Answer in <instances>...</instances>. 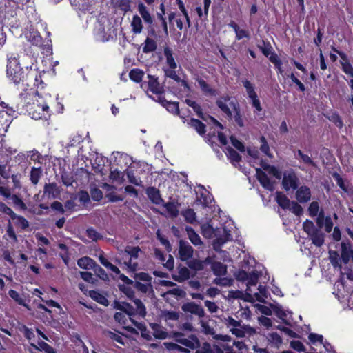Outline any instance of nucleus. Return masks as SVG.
<instances>
[{
    "mask_svg": "<svg viewBox=\"0 0 353 353\" xmlns=\"http://www.w3.org/2000/svg\"><path fill=\"white\" fill-rule=\"evenodd\" d=\"M14 221V224L17 227L20 228L21 230H26L29 227V223L28 220L21 215H17L15 213V216L11 218Z\"/></svg>",
    "mask_w": 353,
    "mask_h": 353,
    "instance_id": "obj_38",
    "label": "nucleus"
},
{
    "mask_svg": "<svg viewBox=\"0 0 353 353\" xmlns=\"http://www.w3.org/2000/svg\"><path fill=\"white\" fill-rule=\"evenodd\" d=\"M332 177L336 181V182L337 185H339V187L343 191H344L345 192H347V187L345 184L344 180L343 179L339 173H337V172H334V173H332Z\"/></svg>",
    "mask_w": 353,
    "mask_h": 353,
    "instance_id": "obj_62",
    "label": "nucleus"
},
{
    "mask_svg": "<svg viewBox=\"0 0 353 353\" xmlns=\"http://www.w3.org/2000/svg\"><path fill=\"white\" fill-rule=\"evenodd\" d=\"M157 43L154 40L151 38L147 37L145 41V45L143 47V52L150 53L156 50Z\"/></svg>",
    "mask_w": 353,
    "mask_h": 353,
    "instance_id": "obj_47",
    "label": "nucleus"
},
{
    "mask_svg": "<svg viewBox=\"0 0 353 353\" xmlns=\"http://www.w3.org/2000/svg\"><path fill=\"white\" fill-rule=\"evenodd\" d=\"M95 261L89 256H83L77 260V265L85 270H92Z\"/></svg>",
    "mask_w": 353,
    "mask_h": 353,
    "instance_id": "obj_30",
    "label": "nucleus"
},
{
    "mask_svg": "<svg viewBox=\"0 0 353 353\" xmlns=\"http://www.w3.org/2000/svg\"><path fill=\"white\" fill-rule=\"evenodd\" d=\"M81 278L85 282L91 283L92 285H96L98 282L97 278L93 276V274L88 271L79 272Z\"/></svg>",
    "mask_w": 353,
    "mask_h": 353,
    "instance_id": "obj_52",
    "label": "nucleus"
},
{
    "mask_svg": "<svg viewBox=\"0 0 353 353\" xmlns=\"http://www.w3.org/2000/svg\"><path fill=\"white\" fill-rule=\"evenodd\" d=\"M250 99L251 100V105H252V108H254V114L259 116L260 117V119H263L265 114L263 113L262 116H260V113H259L260 112L262 111L263 108L261 105V101H260V99H259L258 95L256 97H252Z\"/></svg>",
    "mask_w": 353,
    "mask_h": 353,
    "instance_id": "obj_32",
    "label": "nucleus"
},
{
    "mask_svg": "<svg viewBox=\"0 0 353 353\" xmlns=\"http://www.w3.org/2000/svg\"><path fill=\"white\" fill-rule=\"evenodd\" d=\"M114 308L120 310L127 314L129 317L134 316V307L129 303L114 301L113 303Z\"/></svg>",
    "mask_w": 353,
    "mask_h": 353,
    "instance_id": "obj_18",
    "label": "nucleus"
},
{
    "mask_svg": "<svg viewBox=\"0 0 353 353\" xmlns=\"http://www.w3.org/2000/svg\"><path fill=\"white\" fill-rule=\"evenodd\" d=\"M147 78V81H145L141 83V88L147 92L149 91L152 94H157V97L159 96H163L164 88L163 86L161 85L159 83L158 78L151 74H148Z\"/></svg>",
    "mask_w": 353,
    "mask_h": 353,
    "instance_id": "obj_5",
    "label": "nucleus"
},
{
    "mask_svg": "<svg viewBox=\"0 0 353 353\" xmlns=\"http://www.w3.org/2000/svg\"><path fill=\"white\" fill-rule=\"evenodd\" d=\"M119 288L120 291L125 294L130 301H132L136 299L134 292L131 287L126 286L125 285H119Z\"/></svg>",
    "mask_w": 353,
    "mask_h": 353,
    "instance_id": "obj_55",
    "label": "nucleus"
},
{
    "mask_svg": "<svg viewBox=\"0 0 353 353\" xmlns=\"http://www.w3.org/2000/svg\"><path fill=\"white\" fill-rule=\"evenodd\" d=\"M31 346L33 347L35 350L40 351L43 350L46 353H56V350L54 347L43 341L38 342V346L33 343L31 344Z\"/></svg>",
    "mask_w": 353,
    "mask_h": 353,
    "instance_id": "obj_37",
    "label": "nucleus"
},
{
    "mask_svg": "<svg viewBox=\"0 0 353 353\" xmlns=\"http://www.w3.org/2000/svg\"><path fill=\"white\" fill-rule=\"evenodd\" d=\"M158 101L163 107L165 108L169 112L174 115H178L182 119H185V117L180 115L179 102L168 101L163 96H159Z\"/></svg>",
    "mask_w": 353,
    "mask_h": 353,
    "instance_id": "obj_13",
    "label": "nucleus"
},
{
    "mask_svg": "<svg viewBox=\"0 0 353 353\" xmlns=\"http://www.w3.org/2000/svg\"><path fill=\"white\" fill-rule=\"evenodd\" d=\"M86 234L88 238H90L92 241H97L98 240L103 239V236L93 228H88L86 230Z\"/></svg>",
    "mask_w": 353,
    "mask_h": 353,
    "instance_id": "obj_61",
    "label": "nucleus"
},
{
    "mask_svg": "<svg viewBox=\"0 0 353 353\" xmlns=\"http://www.w3.org/2000/svg\"><path fill=\"white\" fill-rule=\"evenodd\" d=\"M263 170L268 171L270 174H272L277 179H281L282 177L281 172L274 165H270L266 163H261Z\"/></svg>",
    "mask_w": 353,
    "mask_h": 353,
    "instance_id": "obj_48",
    "label": "nucleus"
},
{
    "mask_svg": "<svg viewBox=\"0 0 353 353\" xmlns=\"http://www.w3.org/2000/svg\"><path fill=\"white\" fill-rule=\"evenodd\" d=\"M319 210V204L317 201H312L308 207L309 215L312 217L317 216Z\"/></svg>",
    "mask_w": 353,
    "mask_h": 353,
    "instance_id": "obj_64",
    "label": "nucleus"
},
{
    "mask_svg": "<svg viewBox=\"0 0 353 353\" xmlns=\"http://www.w3.org/2000/svg\"><path fill=\"white\" fill-rule=\"evenodd\" d=\"M92 270L94 271L95 275L99 277L100 279L108 281H109V276L105 270L102 268L99 264L95 262L94 265L92 266Z\"/></svg>",
    "mask_w": 353,
    "mask_h": 353,
    "instance_id": "obj_34",
    "label": "nucleus"
},
{
    "mask_svg": "<svg viewBox=\"0 0 353 353\" xmlns=\"http://www.w3.org/2000/svg\"><path fill=\"white\" fill-rule=\"evenodd\" d=\"M332 50L334 52L337 53L341 57V61H340V63L341 65L343 72L353 78V66L348 61L347 54L343 51L339 50L334 46H332Z\"/></svg>",
    "mask_w": 353,
    "mask_h": 353,
    "instance_id": "obj_9",
    "label": "nucleus"
},
{
    "mask_svg": "<svg viewBox=\"0 0 353 353\" xmlns=\"http://www.w3.org/2000/svg\"><path fill=\"white\" fill-rule=\"evenodd\" d=\"M194 249L186 241L183 240L179 241V254L182 261H188L193 256Z\"/></svg>",
    "mask_w": 353,
    "mask_h": 353,
    "instance_id": "obj_12",
    "label": "nucleus"
},
{
    "mask_svg": "<svg viewBox=\"0 0 353 353\" xmlns=\"http://www.w3.org/2000/svg\"><path fill=\"white\" fill-rule=\"evenodd\" d=\"M223 323L227 327H231L230 332L233 335L239 338L245 336V332L243 327L241 326V321H236L229 316L224 319Z\"/></svg>",
    "mask_w": 353,
    "mask_h": 353,
    "instance_id": "obj_7",
    "label": "nucleus"
},
{
    "mask_svg": "<svg viewBox=\"0 0 353 353\" xmlns=\"http://www.w3.org/2000/svg\"><path fill=\"white\" fill-rule=\"evenodd\" d=\"M141 251L139 246H127L125 248V252L130 255L131 259H137Z\"/></svg>",
    "mask_w": 353,
    "mask_h": 353,
    "instance_id": "obj_54",
    "label": "nucleus"
},
{
    "mask_svg": "<svg viewBox=\"0 0 353 353\" xmlns=\"http://www.w3.org/2000/svg\"><path fill=\"white\" fill-rule=\"evenodd\" d=\"M329 120L339 129H341L343 127V121L337 112L332 113L329 117Z\"/></svg>",
    "mask_w": 353,
    "mask_h": 353,
    "instance_id": "obj_60",
    "label": "nucleus"
},
{
    "mask_svg": "<svg viewBox=\"0 0 353 353\" xmlns=\"http://www.w3.org/2000/svg\"><path fill=\"white\" fill-rule=\"evenodd\" d=\"M303 229L310 236L315 231H317L319 228L315 227L312 221L306 219L303 223Z\"/></svg>",
    "mask_w": 353,
    "mask_h": 353,
    "instance_id": "obj_51",
    "label": "nucleus"
},
{
    "mask_svg": "<svg viewBox=\"0 0 353 353\" xmlns=\"http://www.w3.org/2000/svg\"><path fill=\"white\" fill-rule=\"evenodd\" d=\"M195 353H223V351L218 346L212 348L209 343L205 342Z\"/></svg>",
    "mask_w": 353,
    "mask_h": 353,
    "instance_id": "obj_29",
    "label": "nucleus"
},
{
    "mask_svg": "<svg viewBox=\"0 0 353 353\" xmlns=\"http://www.w3.org/2000/svg\"><path fill=\"white\" fill-rule=\"evenodd\" d=\"M19 99L18 110L28 114L32 119L43 121L50 119L52 111L49 102L39 94L37 89L23 88Z\"/></svg>",
    "mask_w": 353,
    "mask_h": 353,
    "instance_id": "obj_1",
    "label": "nucleus"
},
{
    "mask_svg": "<svg viewBox=\"0 0 353 353\" xmlns=\"http://www.w3.org/2000/svg\"><path fill=\"white\" fill-rule=\"evenodd\" d=\"M24 58L28 59L30 60L31 65H24V68L26 70V78L24 81V84H22L24 86V88H34L36 89L35 87H38L39 85L43 83V81L41 79V75L39 73V72L32 69L33 65V58L28 57V55H25Z\"/></svg>",
    "mask_w": 353,
    "mask_h": 353,
    "instance_id": "obj_4",
    "label": "nucleus"
},
{
    "mask_svg": "<svg viewBox=\"0 0 353 353\" xmlns=\"http://www.w3.org/2000/svg\"><path fill=\"white\" fill-rule=\"evenodd\" d=\"M131 26L134 34H139L143 30L141 19L138 15H134L131 22Z\"/></svg>",
    "mask_w": 353,
    "mask_h": 353,
    "instance_id": "obj_33",
    "label": "nucleus"
},
{
    "mask_svg": "<svg viewBox=\"0 0 353 353\" xmlns=\"http://www.w3.org/2000/svg\"><path fill=\"white\" fill-rule=\"evenodd\" d=\"M185 230L187 232L188 239L193 245H194L195 246H198L203 244V242L199 235L195 232V230L191 226H186Z\"/></svg>",
    "mask_w": 353,
    "mask_h": 353,
    "instance_id": "obj_26",
    "label": "nucleus"
},
{
    "mask_svg": "<svg viewBox=\"0 0 353 353\" xmlns=\"http://www.w3.org/2000/svg\"><path fill=\"white\" fill-rule=\"evenodd\" d=\"M138 10L145 23L151 26L154 22V19L152 15L150 14L149 11L148 10L147 7L144 5L143 3H139ZM148 33L152 36L155 35L154 29L152 27H150V28L148 30Z\"/></svg>",
    "mask_w": 353,
    "mask_h": 353,
    "instance_id": "obj_11",
    "label": "nucleus"
},
{
    "mask_svg": "<svg viewBox=\"0 0 353 353\" xmlns=\"http://www.w3.org/2000/svg\"><path fill=\"white\" fill-rule=\"evenodd\" d=\"M269 60L271 63L274 64L275 68L277 70V72L281 74L283 72V63L281 60L279 59V56L275 52H273L269 57Z\"/></svg>",
    "mask_w": 353,
    "mask_h": 353,
    "instance_id": "obj_50",
    "label": "nucleus"
},
{
    "mask_svg": "<svg viewBox=\"0 0 353 353\" xmlns=\"http://www.w3.org/2000/svg\"><path fill=\"white\" fill-rule=\"evenodd\" d=\"M312 243L316 247H321L325 241V234L319 229L309 236Z\"/></svg>",
    "mask_w": 353,
    "mask_h": 353,
    "instance_id": "obj_28",
    "label": "nucleus"
},
{
    "mask_svg": "<svg viewBox=\"0 0 353 353\" xmlns=\"http://www.w3.org/2000/svg\"><path fill=\"white\" fill-rule=\"evenodd\" d=\"M228 26L232 28L236 34V39L241 40L243 38L250 39V33L247 30L240 29L237 23L234 21H230Z\"/></svg>",
    "mask_w": 353,
    "mask_h": 353,
    "instance_id": "obj_22",
    "label": "nucleus"
},
{
    "mask_svg": "<svg viewBox=\"0 0 353 353\" xmlns=\"http://www.w3.org/2000/svg\"><path fill=\"white\" fill-rule=\"evenodd\" d=\"M173 337L176 343L181 344L188 348L194 349L199 345V341L194 335H192L190 336V339H189L185 338V336L183 333L175 332L173 333Z\"/></svg>",
    "mask_w": 353,
    "mask_h": 353,
    "instance_id": "obj_8",
    "label": "nucleus"
},
{
    "mask_svg": "<svg viewBox=\"0 0 353 353\" xmlns=\"http://www.w3.org/2000/svg\"><path fill=\"white\" fill-rule=\"evenodd\" d=\"M165 348L169 351H178L182 353H189L190 351L188 348L183 347L176 343L166 342L164 343Z\"/></svg>",
    "mask_w": 353,
    "mask_h": 353,
    "instance_id": "obj_45",
    "label": "nucleus"
},
{
    "mask_svg": "<svg viewBox=\"0 0 353 353\" xmlns=\"http://www.w3.org/2000/svg\"><path fill=\"white\" fill-rule=\"evenodd\" d=\"M259 140L261 142L260 150L266 156L271 157L272 154L270 152V147L265 137L264 136H261Z\"/></svg>",
    "mask_w": 353,
    "mask_h": 353,
    "instance_id": "obj_58",
    "label": "nucleus"
},
{
    "mask_svg": "<svg viewBox=\"0 0 353 353\" xmlns=\"http://www.w3.org/2000/svg\"><path fill=\"white\" fill-rule=\"evenodd\" d=\"M188 124L190 127L194 128L201 136L204 135L206 132L205 124L197 119L191 118Z\"/></svg>",
    "mask_w": 353,
    "mask_h": 353,
    "instance_id": "obj_21",
    "label": "nucleus"
},
{
    "mask_svg": "<svg viewBox=\"0 0 353 353\" xmlns=\"http://www.w3.org/2000/svg\"><path fill=\"white\" fill-rule=\"evenodd\" d=\"M144 76V72L138 68H134L130 70L129 73L130 79L136 83H142V80Z\"/></svg>",
    "mask_w": 353,
    "mask_h": 353,
    "instance_id": "obj_40",
    "label": "nucleus"
},
{
    "mask_svg": "<svg viewBox=\"0 0 353 353\" xmlns=\"http://www.w3.org/2000/svg\"><path fill=\"white\" fill-rule=\"evenodd\" d=\"M288 210L292 211V212L297 216H300L303 213V209L301 205L294 201H292Z\"/></svg>",
    "mask_w": 353,
    "mask_h": 353,
    "instance_id": "obj_59",
    "label": "nucleus"
},
{
    "mask_svg": "<svg viewBox=\"0 0 353 353\" xmlns=\"http://www.w3.org/2000/svg\"><path fill=\"white\" fill-rule=\"evenodd\" d=\"M263 46H261V45H258L257 47L258 48L261 50V52L263 53V54L268 57L269 59V57L271 55L272 53H273L274 52H272V47L271 46V44L270 43V42H265V41H263Z\"/></svg>",
    "mask_w": 353,
    "mask_h": 353,
    "instance_id": "obj_53",
    "label": "nucleus"
},
{
    "mask_svg": "<svg viewBox=\"0 0 353 353\" xmlns=\"http://www.w3.org/2000/svg\"><path fill=\"white\" fill-rule=\"evenodd\" d=\"M88 295L92 300L101 305L104 306H108L109 305V301L106 296L97 290H90L88 292Z\"/></svg>",
    "mask_w": 353,
    "mask_h": 353,
    "instance_id": "obj_23",
    "label": "nucleus"
},
{
    "mask_svg": "<svg viewBox=\"0 0 353 353\" xmlns=\"http://www.w3.org/2000/svg\"><path fill=\"white\" fill-rule=\"evenodd\" d=\"M9 296L19 305L26 306V303L24 299L20 296L19 292H17L14 290H10L8 291Z\"/></svg>",
    "mask_w": 353,
    "mask_h": 353,
    "instance_id": "obj_56",
    "label": "nucleus"
},
{
    "mask_svg": "<svg viewBox=\"0 0 353 353\" xmlns=\"http://www.w3.org/2000/svg\"><path fill=\"white\" fill-rule=\"evenodd\" d=\"M196 81L198 82L201 91L204 94H209L210 96H216L217 94V90L211 88L210 85L202 78H197Z\"/></svg>",
    "mask_w": 353,
    "mask_h": 353,
    "instance_id": "obj_24",
    "label": "nucleus"
},
{
    "mask_svg": "<svg viewBox=\"0 0 353 353\" xmlns=\"http://www.w3.org/2000/svg\"><path fill=\"white\" fill-rule=\"evenodd\" d=\"M181 310L185 313L194 314L198 316L199 318L204 317L205 314L204 309L200 305H198L193 301L183 303L181 305Z\"/></svg>",
    "mask_w": 353,
    "mask_h": 353,
    "instance_id": "obj_10",
    "label": "nucleus"
},
{
    "mask_svg": "<svg viewBox=\"0 0 353 353\" xmlns=\"http://www.w3.org/2000/svg\"><path fill=\"white\" fill-rule=\"evenodd\" d=\"M61 181L63 185L67 187L72 185V183L74 181L73 176L71 174V173H68L67 172H62Z\"/></svg>",
    "mask_w": 353,
    "mask_h": 353,
    "instance_id": "obj_63",
    "label": "nucleus"
},
{
    "mask_svg": "<svg viewBox=\"0 0 353 353\" xmlns=\"http://www.w3.org/2000/svg\"><path fill=\"white\" fill-rule=\"evenodd\" d=\"M60 193V189L56 183H46L43 187V196L48 199H57Z\"/></svg>",
    "mask_w": 353,
    "mask_h": 353,
    "instance_id": "obj_16",
    "label": "nucleus"
},
{
    "mask_svg": "<svg viewBox=\"0 0 353 353\" xmlns=\"http://www.w3.org/2000/svg\"><path fill=\"white\" fill-rule=\"evenodd\" d=\"M212 270L214 274L219 276L224 275L227 272L226 266L221 262H214L212 265Z\"/></svg>",
    "mask_w": 353,
    "mask_h": 353,
    "instance_id": "obj_46",
    "label": "nucleus"
},
{
    "mask_svg": "<svg viewBox=\"0 0 353 353\" xmlns=\"http://www.w3.org/2000/svg\"><path fill=\"white\" fill-rule=\"evenodd\" d=\"M296 199L301 203H307L311 199L312 194L309 187L301 185L298 187L296 192Z\"/></svg>",
    "mask_w": 353,
    "mask_h": 353,
    "instance_id": "obj_15",
    "label": "nucleus"
},
{
    "mask_svg": "<svg viewBox=\"0 0 353 353\" xmlns=\"http://www.w3.org/2000/svg\"><path fill=\"white\" fill-rule=\"evenodd\" d=\"M295 157L297 159L298 157L301 159V161L306 165H311L312 167L316 166V163L307 154H305L301 150H297L296 152H294Z\"/></svg>",
    "mask_w": 353,
    "mask_h": 353,
    "instance_id": "obj_35",
    "label": "nucleus"
},
{
    "mask_svg": "<svg viewBox=\"0 0 353 353\" xmlns=\"http://www.w3.org/2000/svg\"><path fill=\"white\" fill-rule=\"evenodd\" d=\"M145 193L152 203L156 205L163 203V199L161 198L160 191L155 187H148L145 190Z\"/></svg>",
    "mask_w": 353,
    "mask_h": 353,
    "instance_id": "obj_19",
    "label": "nucleus"
},
{
    "mask_svg": "<svg viewBox=\"0 0 353 353\" xmlns=\"http://www.w3.org/2000/svg\"><path fill=\"white\" fill-rule=\"evenodd\" d=\"M341 258L344 264H347L350 259L353 260V249L350 242L347 240L341 243Z\"/></svg>",
    "mask_w": 353,
    "mask_h": 353,
    "instance_id": "obj_14",
    "label": "nucleus"
},
{
    "mask_svg": "<svg viewBox=\"0 0 353 353\" xmlns=\"http://www.w3.org/2000/svg\"><path fill=\"white\" fill-rule=\"evenodd\" d=\"M299 183V179L293 170L283 173L282 186L285 191H289L290 189L296 190Z\"/></svg>",
    "mask_w": 353,
    "mask_h": 353,
    "instance_id": "obj_6",
    "label": "nucleus"
},
{
    "mask_svg": "<svg viewBox=\"0 0 353 353\" xmlns=\"http://www.w3.org/2000/svg\"><path fill=\"white\" fill-rule=\"evenodd\" d=\"M134 288L141 293L146 294L149 291H153L152 283H142L139 281H135Z\"/></svg>",
    "mask_w": 353,
    "mask_h": 353,
    "instance_id": "obj_41",
    "label": "nucleus"
},
{
    "mask_svg": "<svg viewBox=\"0 0 353 353\" xmlns=\"http://www.w3.org/2000/svg\"><path fill=\"white\" fill-rule=\"evenodd\" d=\"M181 214L187 223H194L196 221V213L192 208L185 209L182 212Z\"/></svg>",
    "mask_w": 353,
    "mask_h": 353,
    "instance_id": "obj_42",
    "label": "nucleus"
},
{
    "mask_svg": "<svg viewBox=\"0 0 353 353\" xmlns=\"http://www.w3.org/2000/svg\"><path fill=\"white\" fill-rule=\"evenodd\" d=\"M163 54L165 57L166 64L170 69H176L177 68V63L173 56V52L169 47H165L163 50Z\"/></svg>",
    "mask_w": 353,
    "mask_h": 353,
    "instance_id": "obj_27",
    "label": "nucleus"
},
{
    "mask_svg": "<svg viewBox=\"0 0 353 353\" xmlns=\"http://www.w3.org/2000/svg\"><path fill=\"white\" fill-rule=\"evenodd\" d=\"M243 86L245 88L247 94L249 99L256 97L258 94L255 91L254 85L248 79H244L242 81Z\"/></svg>",
    "mask_w": 353,
    "mask_h": 353,
    "instance_id": "obj_36",
    "label": "nucleus"
},
{
    "mask_svg": "<svg viewBox=\"0 0 353 353\" xmlns=\"http://www.w3.org/2000/svg\"><path fill=\"white\" fill-rule=\"evenodd\" d=\"M134 279L135 281H141L144 282H147V283H152V276L147 272H139L135 273L134 276Z\"/></svg>",
    "mask_w": 353,
    "mask_h": 353,
    "instance_id": "obj_57",
    "label": "nucleus"
},
{
    "mask_svg": "<svg viewBox=\"0 0 353 353\" xmlns=\"http://www.w3.org/2000/svg\"><path fill=\"white\" fill-rule=\"evenodd\" d=\"M276 201L283 210L289 209L292 201L282 192H276Z\"/></svg>",
    "mask_w": 353,
    "mask_h": 353,
    "instance_id": "obj_25",
    "label": "nucleus"
},
{
    "mask_svg": "<svg viewBox=\"0 0 353 353\" xmlns=\"http://www.w3.org/2000/svg\"><path fill=\"white\" fill-rule=\"evenodd\" d=\"M42 170L41 168L32 167L30 171V179L31 183L34 185H37L41 176Z\"/></svg>",
    "mask_w": 353,
    "mask_h": 353,
    "instance_id": "obj_43",
    "label": "nucleus"
},
{
    "mask_svg": "<svg viewBox=\"0 0 353 353\" xmlns=\"http://www.w3.org/2000/svg\"><path fill=\"white\" fill-rule=\"evenodd\" d=\"M166 210L167 212L169 214V215L172 218H176L179 215V206L180 204L178 203V201H168L167 203H165L163 201V203H161Z\"/></svg>",
    "mask_w": 353,
    "mask_h": 353,
    "instance_id": "obj_20",
    "label": "nucleus"
},
{
    "mask_svg": "<svg viewBox=\"0 0 353 353\" xmlns=\"http://www.w3.org/2000/svg\"><path fill=\"white\" fill-rule=\"evenodd\" d=\"M329 259L330 263L334 268H341V258L336 250H329Z\"/></svg>",
    "mask_w": 353,
    "mask_h": 353,
    "instance_id": "obj_39",
    "label": "nucleus"
},
{
    "mask_svg": "<svg viewBox=\"0 0 353 353\" xmlns=\"http://www.w3.org/2000/svg\"><path fill=\"white\" fill-rule=\"evenodd\" d=\"M132 301L134 302L136 306V307L134 308L135 316L138 314L141 317L144 318L146 316L147 312L145 306L143 304V303L141 301V299L137 298L134 299Z\"/></svg>",
    "mask_w": 353,
    "mask_h": 353,
    "instance_id": "obj_31",
    "label": "nucleus"
},
{
    "mask_svg": "<svg viewBox=\"0 0 353 353\" xmlns=\"http://www.w3.org/2000/svg\"><path fill=\"white\" fill-rule=\"evenodd\" d=\"M256 177L264 188L269 190H273V183L271 182L267 174L261 168L256 169Z\"/></svg>",
    "mask_w": 353,
    "mask_h": 353,
    "instance_id": "obj_17",
    "label": "nucleus"
},
{
    "mask_svg": "<svg viewBox=\"0 0 353 353\" xmlns=\"http://www.w3.org/2000/svg\"><path fill=\"white\" fill-rule=\"evenodd\" d=\"M6 76L8 79L15 85L20 83L24 84L26 74L21 65L19 57L17 54L10 53L7 54Z\"/></svg>",
    "mask_w": 353,
    "mask_h": 353,
    "instance_id": "obj_2",
    "label": "nucleus"
},
{
    "mask_svg": "<svg viewBox=\"0 0 353 353\" xmlns=\"http://www.w3.org/2000/svg\"><path fill=\"white\" fill-rule=\"evenodd\" d=\"M227 156L232 163H239L241 161V156L232 147L227 148Z\"/></svg>",
    "mask_w": 353,
    "mask_h": 353,
    "instance_id": "obj_49",
    "label": "nucleus"
},
{
    "mask_svg": "<svg viewBox=\"0 0 353 353\" xmlns=\"http://www.w3.org/2000/svg\"><path fill=\"white\" fill-rule=\"evenodd\" d=\"M187 265L189 268L194 271H201L204 268L203 261L196 259L192 260L189 259V261L187 262Z\"/></svg>",
    "mask_w": 353,
    "mask_h": 353,
    "instance_id": "obj_44",
    "label": "nucleus"
},
{
    "mask_svg": "<svg viewBox=\"0 0 353 353\" xmlns=\"http://www.w3.org/2000/svg\"><path fill=\"white\" fill-rule=\"evenodd\" d=\"M230 100V97L229 95H225L221 97L216 101V105L217 107L221 110L223 113H224L227 117L231 120L234 118V120L236 124L242 128L244 126V121L243 117L241 115V109L237 103L232 101L230 103V105L232 108L234 114L232 116V113L228 105H227V102Z\"/></svg>",
    "mask_w": 353,
    "mask_h": 353,
    "instance_id": "obj_3",
    "label": "nucleus"
}]
</instances>
